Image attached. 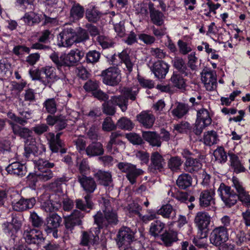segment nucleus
<instances>
[{
    "mask_svg": "<svg viewBox=\"0 0 250 250\" xmlns=\"http://www.w3.org/2000/svg\"><path fill=\"white\" fill-rule=\"evenodd\" d=\"M91 194L86 192L84 196V202L80 199H76V208L80 210L74 209L69 215L64 217V224L65 233L68 234L72 233L76 226L82 225V219L84 217V214L82 211L89 213L94 208V204L92 201Z\"/></svg>",
    "mask_w": 250,
    "mask_h": 250,
    "instance_id": "f257e3e1",
    "label": "nucleus"
},
{
    "mask_svg": "<svg viewBox=\"0 0 250 250\" xmlns=\"http://www.w3.org/2000/svg\"><path fill=\"white\" fill-rule=\"evenodd\" d=\"M93 219L94 224L97 226L92 230L94 232V234H93L94 241L99 239V234L102 229L113 227L119 222L117 210L115 209H106L102 212L98 211L93 216Z\"/></svg>",
    "mask_w": 250,
    "mask_h": 250,
    "instance_id": "f03ea898",
    "label": "nucleus"
},
{
    "mask_svg": "<svg viewBox=\"0 0 250 250\" xmlns=\"http://www.w3.org/2000/svg\"><path fill=\"white\" fill-rule=\"evenodd\" d=\"M22 225L21 218L16 215H12L10 222L6 221L2 223L3 232L10 238L11 241L14 242L18 237L19 232L21 229Z\"/></svg>",
    "mask_w": 250,
    "mask_h": 250,
    "instance_id": "7ed1b4c3",
    "label": "nucleus"
},
{
    "mask_svg": "<svg viewBox=\"0 0 250 250\" xmlns=\"http://www.w3.org/2000/svg\"><path fill=\"white\" fill-rule=\"evenodd\" d=\"M211 221L210 215L205 211L198 212L194 218V223L198 228L197 237L200 239L207 238L208 226Z\"/></svg>",
    "mask_w": 250,
    "mask_h": 250,
    "instance_id": "20e7f679",
    "label": "nucleus"
},
{
    "mask_svg": "<svg viewBox=\"0 0 250 250\" xmlns=\"http://www.w3.org/2000/svg\"><path fill=\"white\" fill-rule=\"evenodd\" d=\"M117 167L122 172L126 173V177L131 184L136 183L137 178L144 173V171L138 168L136 166L127 162H120L117 164Z\"/></svg>",
    "mask_w": 250,
    "mask_h": 250,
    "instance_id": "39448f33",
    "label": "nucleus"
},
{
    "mask_svg": "<svg viewBox=\"0 0 250 250\" xmlns=\"http://www.w3.org/2000/svg\"><path fill=\"white\" fill-rule=\"evenodd\" d=\"M100 82L95 79H88L83 85L87 93L100 101H105L108 99V96L100 88Z\"/></svg>",
    "mask_w": 250,
    "mask_h": 250,
    "instance_id": "423d86ee",
    "label": "nucleus"
},
{
    "mask_svg": "<svg viewBox=\"0 0 250 250\" xmlns=\"http://www.w3.org/2000/svg\"><path fill=\"white\" fill-rule=\"evenodd\" d=\"M62 132H58L56 135L53 132H49L46 134V138L49 145V148L52 153L60 152L64 154L66 152L64 148V143L61 139Z\"/></svg>",
    "mask_w": 250,
    "mask_h": 250,
    "instance_id": "0eeeda50",
    "label": "nucleus"
},
{
    "mask_svg": "<svg viewBox=\"0 0 250 250\" xmlns=\"http://www.w3.org/2000/svg\"><path fill=\"white\" fill-rule=\"evenodd\" d=\"M101 76L103 82L110 86L117 85L121 81V71L117 66L110 67L102 71Z\"/></svg>",
    "mask_w": 250,
    "mask_h": 250,
    "instance_id": "6e6552de",
    "label": "nucleus"
},
{
    "mask_svg": "<svg viewBox=\"0 0 250 250\" xmlns=\"http://www.w3.org/2000/svg\"><path fill=\"white\" fill-rule=\"evenodd\" d=\"M182 156L185 159L184 164L185 170L189 173L197 172L202 167V164L200 160L197 158H193L194 154L187 149L183 150L181 153Z\"/></svg>",
    "mask_w": 250,
    "mask_h": 250,
    "instance_id": "1a4fd4ad",
    "label": "nucleus"
},
{
    "mask_svg": "<svg viewBox=\"0 0 250 250\" xmlns=\"http://www.w3.org/2000/svg\"><path fill=\"white\" fill-rule=\"evenodd\" d=\"M62 218L55 212L49 213L44 223V230L47 235L52 233L53 236L57 238L58 228L62 222Z\"/></svg>",
    "mask_w": 250,
    "mask_h": 250,
    "instance_id": "9d476101",
    "label": "nucleus"
},
{
    "mask_svg": "<svg viewBox=\"0 0 250 250\" xmlns=\"http://www.w3.org/2000/svg\"><path fill=\"white\" fill-rule=\"evenodd\" d=\"M134 232L130 228L122 227L119 230L116 239L117 245L119 248L130 247L134 240Z\"/></svg>",
    "mask_w": 250,
    "mask_h": 250,
    "instance_id": "9b49d317",
    "label": "nucleus"
},
{
    "mask_svg": "<svg viewBox=\"0 0 250 250\" xmlns=\"http://www.w3.org/2000/svg\"><path fill=\"white\" fill-rule=\"evenodd\" d=\"M229 239L228 229L215 227L211 232L209 240L211 244L218 247L226 242Z\"/></svg>",
    "mask_w": 250,
    "mask_h": 250,
    "instance_id": "f8f14e48",
    "label": "nucleus"
},
{
    "mask_svg": "<svg viewBox=\"0 0 250 250\" xmlns=\"http://www.w3.org/2000/svg\"><path fill=\"white\" fill-rule=\"evenodd\" d=\"M46 147L45 145L38 143L35 138H31L30 140H27L24 146L25 156L28 158L31 154L34 156L41 155L45 152Z\"/></svg>",
    "mask_w": 250,
    "mask_h": 250,
    "instance_id": "ddd939ff",
    "label": "nucleus"
},
{
    "mask_svg": "<svg viewBox=\"0 0 250 250\" xmlns=\"http://www.w3.org/2000/svg\"><path fill=\"white\" fill-rule=\"evenodd\" d=\"M54 166V163L49 162L47 160L40 159L38 161L36 168L39 170L38 173L42 181H47L53 177V174L50 168L53 167Z\"/></svg>",
    "mask_w": 250,
    "mask_h": 250,
    "instance_id": "4468645a",
    "label": "nucleus"
},
{
    "mask_svg": "<svg viewBox=\"0 0 250 250\" xmlns=\"http://www.w3.org/2000/svg\"><path fill=\"white\" fill-rule=\"evenodd\" d=\"M39 200L41 208L47 212L52 213L58 210L60 206L59 202L52 200L50 194L47 193L42 194Z\"/></svg>",
    "mask_w": 250,
    "mask_h": 250,
    "instance_id": "2eb2a0df",
    "label": "nucleus"
},
{
    "mask_svg": "<svg viewBox=\"0 0 250 250\" xmlns=\"http://www.w3.org/2000/svg\"><path fill=\"white\" fill-rule=\"evenodd\" d=\"M50 58L55 64L58 70L63 75L67 74L69 71V64L67 55H61L60 57L56 52L52 53L50 55Z\"/></svg>",
    "mask_w": 250,
    "mask_h": 250,
    "instance_id": "dca6fc26",
    "label": "nucleus"
},
{
    "mask_svg": "<svg viewBox=\"0 0 250 250\" xmlns=\"http://www.w3.org/2000/svg\"><path fill=\"white\" fill-rule=\"evenodd\" d=\"M164 160L163 157L158 151L152 153L150 157L151 163L148 167L149 171L153 174L162 171Z\"/></svg>",
    "mask_w": 250,
    "mask_h": 250,
    "instance_id": "f3484780",
    "label": "nucleus"
},
{
    "mask_svg": "<svg viewBox=\"0 0 250 250\" xmlns=\"http://www.w3.org/2000/svg\"><path fill=\"white\" fill-rule=\"evenodd\" d=\"M36 203V200L34 197L25 198L21 196L19 201L12 202V206L14 210L22 212L33 208Z\"/></svg>",
    "mask_w": 250,
    "mask_h": 250,
    "instance_id": "a211bd4d",
    "label": "nucleus"
},
{
    "mask_svg": "<svg viewBox=\"0 0 250 250\" xmlns=\"http://www.w3.org/2000/svg\"><path fill=\"white\" fill-rule=\"evenodd\" d=\"M169 68V65L167 62L164 61L159 60L153 64L151 70L156 78L158 80H163L165 79Z\"/></svg>",
    "mask_w": 250,
    "mask_h": 250,
    "instance_id": "6ab92c4d",
    "label": "nucleus"
},
{
    "mask_svg": "<svg viewBox=\"0 0 250 250\" xmlns=\"http://www.w3.org/2000/svg\"><path fill=\"white\" fill-rule=\"evenodd\" d=\"M215 193L213 191L204 190L201 191L198 200L196 201V203H199L200 208L202 209L207 208L208 210L210 209L211 203L214 204L213 199Z\"/></svg>",
    "mask_w": 250,
    "mask_h": 250,
    "instance_id": "aec40b11",
    "label": "nucleus"
},
{
    "mask_svg": "<svg viewBox=\"0 0 250 250\" xmlns=\"http://www.w3.org/2000/svg\"><path fill=\"white\" fill-rule=\"evenodd\" d=\"M150 21L155 25L161 26L164 24L165 16L163 12L156 9L154 4L151 1L148 3Z\"/></svg>",
    "mask_w": 250,
    "mask_h": 250,
    "instance_id": "412c9836",
    "label": "nucleus"
},
{
    "mask_svg": "<svg viewBox=\"0 0 250 250\" xmlns=\"http://www.w3.org/2000/svg\"><path fill=\"white\" fill-rule=\"evenodd\" d=\"M85 54L83 50L76 49V50H71L70 53L67 55L69 68L71 66L77 65L78 62L83 63L86 62L85 59Z\"/></svg>",
    "mask_w": 250,
    "mask_h": 250,
    "instance_id": "4be33fe9",
    "label": "nucleus"
},
{
    "mask_svg": "<svg viewBox=\"0 0 250 250\" xmlns=\"http://www.w3.org/2000/svg\"><path fill=\"white\" fill-rule=\"evenodd\" d=\"M137 120L146 128H151L155 121L154 115L147 111H143L136 116Z\"/></svg>",
    "mask_w": 250,
    "mask_h": 250,
    "instance_id": "5701e85b",
    "label": "nucleus"
},
{
    "mask_svg": "<svg viewBox=\"0 0 250 250\" xmlns=\"http://www.w3.org/2000/svg\"><path fill=\"white\" fill-rule=\"evenodd\" d=\"M72 28H65L59 34L58 45L60 47H70L74 43L72 36Z\"/></svg>",
    "mask_w": 250,
    "mask_h": 250,
    "instance_id": "b1692460",
    "label": "nucleus"
},
{
    "mask_svg": "<svg viewBox=\"0 0 250 250\" xmlns=\"http://www.w3.org/2000/svg\"><path fill=\"white\" fill-rule=\"evenodd\" d=\"M78 181L86 192L92 193L97 188V184L93 178L86 175L79 176Z\"/></svg>",
    "mask_w": 250,
    "mask_h": 250,
    "instance_id": "393cba45",
    "label": "nucleus"
},
{
    "mask_svg": "<svg viewBox=\"0 0 250 250\" xmlns=\"http://www.w3.org/2000/svg\"><path fill=\"white\" fill-rule=\"evenodd\" d=\"M26 241L30 244H39L44 240L42 231L39 229H30L27 232L25 237Z\"/></svg>",
    "mask_w": 250,
    "mask_h": 250,
    "instance_id": "a878e982",
    "label": "nucleus"
},
{
    "mask_svg": "<svg viewBox=\"0 0 250 250\" xmlns=\"http://www.w3.org/2000/svg\"><path fill=\"white\" fill-rule=\"evenodd\" d=\"M159 238L166 247H171L174 243L178 241V233L173 229H165Z\"/></svg>",
    "mask_w": 250,
    "mask_h": 250,
    "instance_id": "bb28decb",
    "label": "nucleus"
},
{
    "mask_svg": "<svg viewBox=\"0 0 250 250\" xmlns=\"http://www.w3.org/2000/svg\"><path fill=\"white\" fill-rule=\"evenodd\" d=\"M5 170L8 174L21 177L24 176L27 172L25 165L17 161L9 164Z\"/></svg>",
    "mask_w": 250,
    "mask_h": 250,
    "instance_id": "cd10ccee",
    "label": "nucleus"
},
{
    "mask_svg": "<svg viewBox=\"0 0 250 250\" xmlns=\"http://www.w3.org/2000/svg\"><path fill=\"white\" fill-rule=\"evenodd\" d=\"M228 155L230 159V166L234 173L239 174L242 172H245L247 171L246 168L242 164L239 157L236 154L233 152H229Z\"/></svg>",
    "mask_w": 250,
    "mask_h": 250,
    "instance_id": "c85d7f7f",
    "label": "nucleus"
},
{
    "mask_svg": "<svg viewBox=\"0 0 250 250\" xmlns=\"http://www.w3.org/2000/svg\"><path fill=\"white\" fill-rule=\"evenodd\" d=\"M142 137L152 146L159 147L161 146V136L155 131H143Z\"/></svg>",
    "mask_w": 250,
    "mask_h": 250,
    "instance_id": "c756f323",
    "label": "nucleus"
},
{
    "mask_svg": "<svg viewBox=\"0 0 250 250\" xmlns=\"http://www.w3.org/2000/svg\"><path fill=\"white\" fill-rule=\"evenodd\" d=\"M185 77L179 72H173L170 81L173 87L180 90H185L187 86V80L184 78Z\"/></svg>",
    "mask_w": 250,
    "mask_h": 250,
    "instance_id": "7c9ffc66",
    "label": "nucleus"
},
{
    "mask_svg": "<svg viewBox=\"0 0 250 250\" xmlns=\"http://www.w3.org/2000/svg\"><path fill=\"white\" fill-rule=\"evenodd\" d=\"M204 76H202V81L204 83L206 89L211 91L214 89V86L217 84L216 76L214 75L213 71L209 70L204 72Z\"/></svg>",
    "mask_w": 250,
    "mask_h": 250,
    "instance_id": "2f4dec72",
    "label": "nucleus"
},
{
    "mask_svg": "<svg viewBox=\"0 0 250 250\" xmlns=\"http://www.w3.org/2000/svg\"><path fill=\"white\" fill-rule=\"evenodd\" d=\"M172 63L175 69L173 72H179L185 76H188L190 71L185 60L182 57H175L172 61Z\"/></svg>",
    "mask_w": 250,
    "mask_h": 250,
    "instance_id": "473e14b6",
    "label": "nucleus"
},
{
    "mask_svg": "<svg viewBox=\"0 0 250 250\" xmlns=\"http://www.w3.org/2000/svg\"><path fill=\"white\" fill-rule=\"evenodd\" d=\"M85 12L83 6L79 3L75 2L70 10V19L74 22L79 21L83 17Z\"/></svg>",
    "mask_w": 250,
    "mask_h": 250,
    "instance_id": "72a5a7b5",
    "label": "nucleus"
},
{
    "mask_svg": "<svg viewBox=\"0 0 250 250\" xmlns=\"http://www.w3.org/2000/svg\"><path fill=\"white\" fill-rule=\"evenodd\" d=\"M85 18L90 23H96L101 19L102 13L95 6H90L85 10Z\"/></svg>",
    "mask_w": 250,
    "mask_h": 250,
    "instance_id": "f704fd0d",
    "label": "nucleus"
},
{
    "mask_svg": "<svg viewBox=\"0 0 250 250\" xmlns=\"http://www.w3.org/2000/svg\"><path fill=\"white\" fill-rule=\"evenodd\" d=\"M99 184L104 187H108L112 182V175L110 172L99 170L94 175Z\"/></svg>",
    "mask_w": 250,
    "mask_h": 250,
    "instance_id": "c9c22d12",
    "label": "nucleus"
},
{
    "mask_svg": "<svg viewBox=\"0 0 250 250\" xmlns=\"http://www.w3.org/2000/svg\"><path fill=\"white\" fill-rule=\"evenodd\" d=\"M86 154L89 157L101 156L104 154L103 145L98 142H92L86 148Z\"/></svg>",
    "mask_w": 250,
    "mask_h": 250,
    "instance_id": "e433bc0d",
    "label": "nucleus"
},
{
    "mask_svg": "<svg viewBox=\"0 0 250 250\" xmlns=\"http://www.w3.org/2000/svg\"><path fill=\"white\" fill-rule=\"evenodd\" d=\"M166 224L160 220H156L151 223L149 232L151 236L155 238H159L165 230Z\"/></svg>",
    "mask_w": 250,
    "mask_h": 250,
    "instance_id": "4c0bfd02",
    "label": "nucleus"
},
{
    "mask_svg": "<svg viewBox=\"0 0 250 250\" xmlns=\"http://www.w3.org/2000/svg\"><path fill=\"white\" fill-rule=\"evenodd\" d=\"M189 110V107L188 104L178 102L176 107L171 111V113L174 117L181 119L188 113Z\"/></svg>",
    "mask_w": 250,
    "mask_h": 250,
    "instance_id": "58836bf2",
    "label": "nucleus"
},
{
    "mask_svg": "<svg viewBox=\"0 0 250 250\" xmlns=\"http://www.w3.org/2000/svg\"><path fill=\"white\" fill-rule=\"evenodd\" d=\"M72 36L74 43H80L85 42L89 39L87 31L81 27L76 32L72 28Z\"/></svg>",
    "mask_w": 250,
    "mask_h": 250,
    "instance_id": "ea45409f",
    "label": "nucleus"
},
{
    "mask_svg": "<svg viewBox=\"0 0 250 250\" xmlns=\"http://www.w3.org/2000/svg\"><path fill=\"white\" fill-rule=\"evenodd\" d=\"M41 15L34 12H26L21 19L25 24L28 26H33L38 24L41 20Z\"/></svg>",
    "mask_w": 250,
    "mask_h": 250,
    "instance_id": "a19ab883",
    "label": "nucleus"
},
{
    "mask_svg": "<svg viewBox=\"0 0 250 250\" xmlns=\"http://www.w3.org/2000/svg\"><path fill=\"white\" fill-rule=\"evenodd\" d=\"M192 182L191 176L188 174L184 173L179 176L176 185L180 189H185L191 186Z\"/></svg>",
    "mask_w": 250,
    "mask_h": 250,
    "instance_id": "79ce46f5",
    "label": "nucleus"
},
{
    "mask_svg": "<svg viewBox=\"0 0 250 250\" xmlns=\"http://www.w3.org/2000/svg\"><path fill=\"white\" fill-rule=\"evenodd\" d=\"M196 121L204 125V126H209L212 122L208 111L205 108H202L197 112Z\"/></svg>",
    "mask_w": 250,
    "mask_h": 250,
    "instance_id": "37998d69",
    "label": "nucleus"
},
{
    "mask_svg": "<svg viewBox=\"0 0 250 250\" xmlns=\"http://www.w3.org/2000/svg\"><path fill=\"white\" fill-rule=\"evenodd\" d=\"M247 234L242 230H239L235 231L234 233L231 234L232 240L238 246H241L244 242H246L248 240H250V234Z\"/></svg>",
    "mask_w": 250,
    "mask_h": 250,
    "instance_id": "c03bdc74",
    "label": "nucleus"
},
{
    "mask_svg": "<svg viewBox=\"0 0 250 250\" xmlns=\"http://www.w3.org/2000/svg\"><path fill=\"white\" fill-rule=\"evenodd\" d=\"M115 106H118L122 111L125 112L127 109L128 99L122 96H113L110 98Z\"/></svg>",
    "mask_w": 250,
    "mask_h": 250,
    "instance_id": "a18cd8bd",
    "label": "nucleus"
},
{
    "mask_svg": "<svg viewBox=\"0 0 250 250\" xmlns=\"http://www.w3.org/2000/svg\"><path fill=\"white\" fill-rule=\"evenodd\" d=\"M218 135L214 130L208 131L205 133L203 140L205 144L207 146H211L217 143Z\"/></svg>",
    "mask_w": 250,
    "mask_h": 250,
    "instance_id": "49530a36",
    "label": "nucleus"
},
{
    "mask_svg": "<svg viewBox=\"0 0 250 250\" xmlns=\"http://www.w3.org/2000/svg\"><path fill=\"white\" fill-rule=\"evenodd\" d=\"M213 155L215 160L220 164H224L228 160L227 152L225 151L224 147L222 146L217 147L214 151Z\"/></svg>",
    "mask_w": 250,
    "mask_h": 250,
    "instance_id": "de8ad7c7",
    "label": "nucleus"
},
{
    "mask_svg": "<svg viewBox=\"0 0 250 250\" xmlns=\"http://www.w3.org/2000/svg\"><path fill=\"white\" fill-rule=\"evenodd\" d=\"M13 133L21 138L26 139L31 136L32 130L26 127H22L16 125L12 127Z\"/></svg>",
    "mask_w": 250,
    "mask_h": 250,
    "instance_id": "09e8293b",
    "label": "nucleus"
},
{
    "mask_svg": "<svg viewBox=\"0 0 250 250\" xmlns=\"http://www.w3.org/2000/svg\"><path fill=\"white\" fill-rule=\"evenodd\" d=\"M46 112L50 114H55L57 111V102L54 98L47 99L42 104Z\"/></svg>",
    "mask_w": 250,
    "mask_h": 250,
    "instance_id": "8fccbe9b",
    "label": "nucleus"
},
{
    "mask_svg": "<svg viewBox=\"0 0 250 250\" xmlns=\"http://www.w3.org/2000/svg\"><path fill=\"white\" fill-rule=\"evenodd\" d=\"M237 197H238L237 192H235L233 190L231 189L230 192L228 194L227 197H222V201L226 207L231 208L236 204Z\"/></svg>",
    "mask_w": 250,
    "mask_h": 250,
    "instance_id": "3c124183",
    "label": "nucleus"
},
{
    "mask_svg": "<svg viewBox=\"0 0 250 250\" xmlns=\"http://www.w3.org/2000/svg\"><path fill=\"white\" fill-rule=\"evenodd\" d=\"M183 162V161L180 157L177 156H172L168 161V167L171 170L176 171L180 169Z\"/></svg>",
    "mask_w": 250,
    "mask_h": 250,
    "instance_id": "603ef678",
    "label": "nucleus"
},
{
    "mask_svg": "<svg viewBox=\"0 0 250 250\" xmlns=\"http://www.w3.org/2000/svg\"><path fill=\"white\" fill-rule=\"evenodd\" d=\"M118 57L121 60V62L124 63L129 73L132 71L133 64L131 62L130 56L126 50H123L122 52L119 53Z\"/></svg>",
    "mask_w": 250,
    "mask_h": 250,
    "instance_id": "864d4df0",
    "label": "nucleus"
},
{
    "mask_svg": "<svg viewBox=\"0 0 250 250\" xmlns=\"http://www.w3.org/2000/svg\"><path fill=\"white\" fill-rule=\"evenodd\" d=\"M101 53L96 50H89L85 54V59L87 63L95 64L99 62Z\"/></svg>",
    "mask_w": 250,
    "mask_h": 250,
    "instance_id": "5fc2aeb1",
    "label": "nucleus"
},
{
    "mask_svg": "<svg viewBox=\"0 0 250 250\" xmlns=\"http://www.w3.org/2000/svg\"><path fill=\"white\" fill-rule=\"evenodd\" d=\"M104 101V102L102 104L103 113L107 115H114L116 113V108L112 101L107 99Z\"/></svg>",
    "mask_w": 250,
    "mask_h": 250,
    "instance_id": "6e6d98bb",
    "label": "nucleus"
},
{
    "mask_svg": "<svg viewBox=\"0 0 250 250\" xmlns=\"http://www.w3.org/2000/svg\"><path fill=\"white\" fill-rule=\"evenodd\" d=\"M54 68L49 66L42 68V73L44 74L47 79V82L51 83L56 80V73L54 71Z\"/></svg>",
    "mask_w": 250,
    "mask_h": 250,
    "instance_id": "4d7b16f0",
    "label": "nucleus"
},
{
    "mask_svg": "<svg viewBox=\"0 0 250 250\" xmlns=\"http://www.w3.org/2000/svg\"><path fill=\"white\" fill-rule=\"evenodd\" d=\"M117 125L119 128L126 130H131L134 126V124L130 119L124 117L118 120Z\"/></svg>",
    "mask_w": 250,
    "mask_h": 250,
    "instance_id": "13d9d810",
    "label": "nucleus"
},
{
    "mask_svg": "<svg viewBox=\"0 0 250 250\" xmlns=\"http://www.w3.org/2000/svg\"><path fill=\"white\" fill-rule=\"evenodd\" d=\"M125 137L133 145H142L144 144V141L141 136L136 133H126Z\"/></svg>",
    "mask_w": 250,
    "mask_h": 250,
    "instance_id": "bf43d9fd",
    "label": "nucleus"
},
{
    "mask_svg": "<svg viewBox=\"0 0 250 250\" xmlns=\"http://www.w3.org/2000/svg\"><path fill=\"white\" fill-rule=\"evenodd\" d=\"M174 128L181 134H188L189 132L191 131V126L190 124L187 121H182L179 124L175 125Z\"/></svg>",
    "mask_w": 250,
    "mask_h": 250,
    "instance_id": "052dcab7",
    "label": "nucleus"
},
{
    "mask_svg": "<svg viewBox=\"0 0 250 250\" xmlns=\"http://www.w3.org/2000/svg\"><path fill=\"white\" fill-rule=\"evenodd\" d=\"M29 219L32 225L36 229H39L44 224L42 218L40 217L35 211L30 212Z\"/></svg>",
    "mask_w": 250,
    "mask_h": 250,
    "instance_id": "680f3d73",
    "label": "nucleus"
},
{
    "mask_svg": "<svg viewBox=\"0 0 250 250\" xmlns=\"http://www.w3.org/2000/svg\"><path fill=\"white\" fill-rule=\"evenodd\" d=\"M39 173H30L27 176V183L29 187L33 189H35L37 187V184L39 180H41Z\"/></svg>",
    "mask_w": 250,
    "mask_h": 250,
    "instance_id": "e2e57ef3",
    "label": "nucleus"
},
{
    "mask_svg": "<svg viewBox=\"0 0 250 250\" xmlns=\"http://www.w3.org/2000/svg\"><path fill=\"white\" fill-rule=\"evenodd\" d=\"M237 201L238 200L244 206L248 208H250V195L246 189L237 193Z\"/></svg>",
    "mask_w": 250,
    "mask_h": 250,
    "instance_id": "0e129e2a",
    "label": "nucleus"
},
{
    "mask_svg": "<svg viewBox=\"0 0 250 250\" xmlns=\"http://www.w3.org/2000/svg\"><path fill=\"white\" fill-rule=\"evenodd\" d=\"M237 201L238 200L244 206L248 208H250V195L246 189L237 193Z\"/></svg>",
    "mask_w": 250,
    "mask_h": 250,
    "instance_id": "69168bd1",
    "label": "nucleus"
},
{
    "mask_svg": "<svg viewBox=\"0 0 250 250\" xmlns=\"http://www.w3.org/2000/svg\"><path fill=\"white\" fill-rule=\"evenodd\" d=\"M173 210L172 206L169 204H167L162 206V207L157 211L156 213L158 216L161 215L164 218H169Z\"/></svg>",
    "mask_w": 250,
    "mask_h": 250,
    "instance_id": "338daca9",
    "label": "nucleus"
},
{
    "mask_svg": "<svg viewBox=\"0 0 250 250\" xmlns=\"http://www.w3.org/2000/svg\"><path fill=\"white\" fill-rule=\"evenodd\" d=\"M171 196L181 202L185 203L187 202L188 194L186 192L181 191L175 188L174 191H172Z\"/></svg>",
    "mask_w": 250,
    "mask_h": 250,
    "instance_id": "774afa93",
    "label": "nucleus"
}]
</instances>
